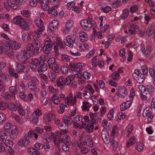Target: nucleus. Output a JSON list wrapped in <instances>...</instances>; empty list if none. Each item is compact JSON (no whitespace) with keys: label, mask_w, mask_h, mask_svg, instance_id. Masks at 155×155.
Here are the masks:
<instances>
[{"label":"nucleus","mask_w":155,"mask_h":155,"mask_svg":"<svg viewBox=\"0 0 155 155\" xmlns=\"http://www.w3.org/2000/svg\"><path fill=\"white\" fill-rule=\"evenodd\" d=\"M15 56L16 58L18 61L24 64L28 62L29 58L30 57L29 56V52L26 51H21L18 52Z\"/></svg>","instance_id":"nucleus-1"},{"label":"nucleus","mask_w":155,"mask_h":155,"mask_svg":"<svg viewBox=\"0 0 155 155\" xmlns=\"http://www.w3.org/2000/svg\"><path fill=\"white\" fill-rule=\"evenodd\" d=\"M13 21L15 24L19 25L23 29L26 30L29 29V25L30 23L29 21H25L21 16H17L14 18Z\"/></svg>","instance_id":"nucleus-2"},{"label":"nucleus","mask_w":155,"mask_h":155,"mask_svg":"<svg viewBox=\"0 0 155 155\" xmlns=\"http://www.w3.org/2000/svg\"><path fill=\"white\" fill-rule=\"evenodd\" d=\"M76 100L77 97L76 96H74L73 97V94L71 93L69 94L68 96L65 99V106L68 107L70 104L71 106H74L75 105H77Z\"/></svg>","instance_id":"nucleus-3"},{"label":"nucleus","mask_w":155,"mask_h":155,"mask_svg":"<svg viewBox=\"0 0 155 155\" xmlns=\"http://www.w3.org/2000/svg\"><path fill=\"white\" fill-rule=\"evenodd\" d=\"M45 44L43 46V51L46 53H49L52 49L53 42L49 38L45 39L44 40Z\"/></svg>","instance_id":"nucleus-4"},{"label":"nucleus","mask_w":155,"mask_h":155,"mask_svg":"<svg viewBox=\"0 0 155 155\" xmlns=\"http://www.w3.org/2000/svg\"><path fill=\"white\" fill-rule=\"evenodd\" d=\"M39 84V81L35 77H33L28 83V86L29 89L32 91L37 90L36 86Z\"/></svg>","instance_id":"nucleus-5"},{"label":"nucleus","mask_w":155,"mask_h":155,"mask_svg":"<svg viewBox=\"0 0 155 155\" xmlns=\"http://www.w3.org/2000/svg\"><path fill=\"white\" fill-rule=\"evenodd\" d=\"M70 66L71 69L73 71H81L85 67V64L82 63H79L77 64L71 63L70 64Z\"/></svg>","instance_id":"nucleus-6"},{"label":"nucleus","mask_w":155,"mask_h":155,"mask_svg":"<svg viewBox=\"0 0 155 155\" xmlns=\"http://www.w3.org/2000/svg\"><path fill=\"white\" fill-rule=\"evenodd\" d=\"M35 23L38 28L36 30V33L42 32L45 30L44 23L43 21L40 18H38L35 20Z\"/></svg>","instance_id":"nucleus-7"},{"label":"nucleus","mask_w":155,"mask_h":155,"mask_svg":"<svg viewBox=\"0 0 155 155\" xmlns=\"http://www.w3.org/2000/svg\"><path fill=\"white\" fill-rule=\"evenodd\" d=\"M80 24L81 27L85 30L87 31L91 30L92 28V23L87 19L82 20Z\"/></svg>","instance_id":"nucleus-8"},{"label":"nucleus","mask_w":155,"mask_h":155,"mask_svg":"<svg viewBox=\"0 0 155 155\" xmlns=\"http://www.w3.org/2000/svg\"><path fill=\"white\" fill-rule=\"evenodd\" d=\"M127 26L129 28V32L131 34H134L135 33L136 31L137 32L139 31V27L132 21L128 23Z\"/></svg>","instance_id":"nucleus-9"},{"label":"nucleus","mask_w":155,"mask_h":155,"mask_svg":"<svg viewBox=\"0 0 155 155\" xmlns=\"http://www.w3.org/2000/svg\"><path fill=\"white\" fill-rule=\"evenodd\" d=\"M152 112V109L151 108L146 107L143 114V116L144 117H147V120L150 122L152 121L153 117Z\"/></svg>","instance_id":"nucleus-10"},{"label":"nucleus","mask_w":155,"mask_h":155,"mask_svg":"<svg viewBox=\"0 0 155 155\" xmlns=\"http://www.w3.org/2000/svg\"><path fill=\"white\" fill-rule=\"evenodd\" d=\"M41 61L37 58L33 59L31 60V62L29 64V66L30 68L33 71H36L37 67L38 66Z\"/></svg>","instance_id":"nucleus-11"},{"label":"nucleus","mask_w":155,"mask_h":155,"mask_svg":"<svg viewBox=\"0 0 155 155\" xmlns=\"http://www.w3.org/2000/svg\"><path fill=\"white\" fill-rule=\"evenodd\" d=\"M16 71L19 73L28 72L29 71V69L21 64L16 62L15 63Z\"/></svg>","instance_id":"nucleus-12"},{"label":"nucleus","mask_w":155,"mask_h":155,"mask_svg":"<svg viewBox=\"0 0 155 155\" xmlns=\"http://www.w3.org/2000/svg\"><path fill=\"white\" fill-rule=\"evenodd\" d=\"M118 93L117 95L122 98L125 97L127 94V92L124 87L119 86L118 88Z\"/></svg>","instance_id":"nucleus-13"},{"label":"nucleus","mask_w":155,"mask_h":155,"mask_svg":"<svg viewBox=\"0 0 155 155\" xmlns=\"http://www.w3.org/2000/svg\"><path fill=\"white\" fill-rule=\"evenodd\" d=\"M30 143V141L28 138V137L24 136L23 139H20L18 142V145L20 146L27 147Z\"/></svg>","instance_id":"nucleus-14"},{"label":"nucleus","mask_w":155,"mask_h":155,"mask_svg":"<svg viewBox=\"0 0 155 155\" xmlns=\"http://www.w3.org/2000/svg\"><path fill=\"white\" fill-rule=\"evenodd\" d=\"M23 0H9L11 8L13 9H17L19 7L17 3L21 5L23 3Z\"/></svg>","instance_id":"nucleus-15"},{"label":"nucleus","mask_w":155,"mask_h":155,"mask_svg":"<svg viewBox=\"0 0 155 155\" xmlns=\"http://www.w3.org/2000/svg\"><path fill=\"white\" fill-rule=\"evenodd\" d=\"M17 127L15 125H12L10 129V136L13 139L15 138L18 134V131Z\"/></svg>","instance_id":"nucleus-16"},{"label":"nucleus","mask_w":155,"mask_h":155,"mask_svg":"<svg viewBox=\"0 0 155 155\" xmlns=\"http://www.w3.org/2000/svg\"><path fill=\"white\" fill-rule=\"evenodd\" d=\"M141 48L143 53L146 56H148L151 53V48L150 47H147L145 50V46L143 44L141 45Z\"/></svg>","instance_id":"nucleus-17"},{"label":"nucleus","mask_w":155,"mask_h":155,"mask_svg":"<svg viewBox=\"0 0 155 155\" xmlns=\"http://www.w3.org/2000/svg\"><path fill=\"white\" fill-rule=\"evenodd\" d=\"M133 130L132 126L131 124L128 125L124 131L123 134L124 137H128L132 133Z\"/></svg>","instance_id":"nucleus-18"},{"label":"nucleus","mask_w":155,"mask_h":155,"mask_svg":"<svg viewBox=\"0 0 155 155\" xmlns=\"http://www.w3.org/2000/svg\"><path fill=\"white\" fill-rule=\"evenodd\" d=\"M5 54L8 55L11 58H12L14 57V53L12 50H10V47L9 45L7 44H6L5 48Z\"/></svg>","instance_id":"nucleus-19"},{"label":"nucleus","mask_w":155,"mask_h":155,"mask_svg":"<svg viewBox=\"0 0 155 155\" xmlns=\"http://www.w3.org/2000/svg\"><path fill=\"white\" fill-rule=\"evenodd\" d=\"M64 44L68 46L70 48L73 47L74 41L72 39V38L70 36H68L66 38V39L64 40Z\"/></svg>","instance_id":"nucleus-20"},{"label":"nucleus","mask_w":155,"mask_h":155,"mask_svg":"<svg viewBox=\"0 0 155 155\" xmlns=\"http://www.w3.org/2000/svg\"><path fill=\"white\" fill-rule=\"evenodd\" d=\"M8 136V132L5 130L0 132V143H4V140L7 138Z\"/></svg>","instance_id":"nucleus-21"},{"label":"nucleus","mask_w":155,"mask_h":155,"mask_svg":"<svg viewBox=\"0 0 155 155\" xmlns=\"http://www.w3.org/2000/svg\"><path fill=\"white\" fill-rule=\"evenodd\" d=\"M101 134L102 137L105 143L106 144H108L110 140L109 134L107 132L102 131Z\"/></svg>","instance_id":"nucleus-22"},{"label":"nucleus","mask_w":155,"mask_h":155,"mask_svg":"<svg viewBox=\"0 0 155 155\" xmlns=\"http://www.w3.org/2000/svg\"><path fill=\"white\" fill-rule=\"evenodd\" d=\"M59 24L58 21L56 20H54L50 22L49 24V29L52 31L57 28V27Z\"/></svg>","instance_id":"nucleus-23"},{"label":"nucleus","mask_w":155,"mask_h":155,"mask_svg":"<svg viewBox=\"0 0 155 155\" xmlns=\"http://www.w3.org/2000/svg\"><path fill=\"white\" fill-rule=\"evenodd\" d=\"M132 101H127L123 103L120 105V109L121 111H124L128 108L131 105Z\"/></svg>","instance_id":"nucleus-24"},{"label":"nucleus","mask_w":155,"mask_h":155,"mask_svg":"<svg viewBox=\"0 0 155 155\" xmlns=\"http://www.w3.org/2000/svg\"><path fill=\"white\" fill-rule=\"evenodd\" d=\"M56 42L54 41L53 45L55 47V49L57 47H59L60 48L63 47V43L61 38H56Z\"/></svg>","instance_id":"nucleus-25"},{"label":"nucleus","mask_w":155,"mask_h":155,"mask_svg":"<svg viewBox=\"0 0 155 155\" xmlns=\"http://www.w3.org/2000/svg\"><path fill=\"white\" fill-rule=\"evenodd\" d=\"M79 37L82 42L86 41L87 39V34L84 31H82L78 33Z\"/></svg>","instance_id":"nucleus-26"},{"label":"nucleus","mask_w":155,"mask_h":155,"mask_svg":"<svg viewBox=\"0 0 155 155\" xmlns=\"http://www.w3.org/2000/svg\"><path fill=\"white\" fill-rule=\"evenodd\" d=\"M73 25V22L72 21L70 20H68L67 23L65 25L66 29L67 30H66L65 29H64L62 30L63 33H66L68 32V31L67 30H69L72 27Z\"/></svg>","instance_id":"nucleus-27"},{"label":"nucleus","mask_w":155,"mask_h":155,"mask_svg":"<svg viewBox=\"0 0 155 155\" xmlns=\"http://www.w3.org/2000/svg\"><path fill=\"white\" fill-rule=\"evenodd\" d=\"M10 43L12 48L15 50H17L20 48L21 45L15 41H10Z\"/></svg>","instance_id":"nucleus-28"},{"label":"nucleus","mask_w":155,"mask_h":155,"mask_svg":"<svg viewBox=\"0 0 155 155\" xmlns=\"http://www.w3.org/2000/svg\"><path fill=\"white\" fill-rule=\"evenodd\" d=\"M68 125L67 124L64 123V122H62L60 126L59 127V129L62 131L65 134L67 133V131H66L68 128Z\"/></svg>","instance_id":"nucleus-29"},{"label":"nucleus","mask_w":155,"mask_h":155,"mask_svg":"<svg viewBox=\"0 0 155 155\" xmlns=\"http://www.w3.org/2000/svg\"><path fill=\"white\" fill-rule=\"evenodd\" d=\"M28 152L31 155H40L39 152L34 148H28L27 149Z\"/></svg>","instance_id":"nucleus-30"},{"label":"nucleus","mask_w":155,"mask_h":155,"mask_svg":"<svg viewBox=\"0 0 155 155\" xmlns=\"http://www.w3.org/2000/svg\"><path fill=\"white\" fill-rule=\"evenodd\" d=\"M48 13L53 17H55L58 15V12L56 9L55 7H51L48 10Z\"/></svg>","instance_id":"nucleus-31"},{"label":"nucleus","mask_w":155,"mask_h":155,"mask_svg":"<svg viewBox=\"0 0 155 155\" xmlns=\"http://www.w3.org/2000/svg\"><path fill=\"white\" fill-rule=\"evenodd\" d=\"M48 69V67L47 64L44 62L37 69V71L39 73L44 72L46 71Z\"/></svg>","instance_id":"nucleus-32"},{"label":"nucleus","mask_w":155,"mask_h":155,"mask_svg":"<svg viewBox=\"0 0 155 155\" xmlns=\"http://www.w3.org/2000/svg\"><path fill=\"white\" fill-rule=\"evenodd\" d=\"M49 2V0H42L39 3L41 5L43 9L46 11L48 10V6Z\"/></svg>","instance_id":"nucleus-33"},{"label":"nucleus","mask_w":155,"mask_h":155,"mask_svg":"<svg viewBox=\"0 0 155 155\" xmlns=\"http://www.w3.org/2000/svg\"><path fill=\"white\" fill-rule=\"evenodd\" d=\"M28 137L32 138L34 137L35 139L37 140L38 138V135L35 132L34 130H30L28 133Z\"/></svg>","instance_id":"nucleus-34"},{"label":"nucleus","mask_w":155,"mask_h":155,"mask_svg":"<svg viewBox=\"0 0 155 155\" xmlns=\"http://www.w3.org/2000/svg\"><path fill=\"white\" fill-rule=\"evenodd\" d=\"M17 107L19 114L21 116H24L25 114V109H24L22 106L20 104H18Z\"/></svg>","instance_id":"nucleus-35"},{"label":"nucleus","mask_w":155,"mask_h":155,"mask_svg":"<svg viewBox=\"0 0 155 155\" xmlns=\"http://www.w3.org/2000/svg\"><path fill=\"white\" fill-rule=\"evenodd\" d=\"M136 140V138L134 136L132 137L128 140L127 144V147H129L131 145L135 143Z\"/></svg>","instance_id":"nucleus-36"},{"label":"nucleus","mask_w":155,"mask_h":155,"mask_svg":"<svg viewBox=\"0 0 155 155\" xmlns=\"http://www.w3.org/2000/svg\"><path fill=\"white\" fill-rule=\"evenodd\" d=\"M74 78V77L73 75H71L66 77L64 79V84L69 85H70L72 81H73Z\"/></svg>","instance_id":"nucleus-37"},{"label":"nucleus","mask_w":155,"mask_h":155,"mask_svg":"<svg viewBox=\"0 0 155 155\" xmlns=\"http://www.w3.org/2000/svg\"><path fill=\"white\" fill-rule=\"evenodd\" d=\"M121 2L119 0H113L111 5L113 8H117L121 5Z\"/></svg>","instance_id":"nucleus-38"},{"label":"nucleus","mask_w":155,"mask_h":155,"mask_svg":"<svg viewBox=\"0 0 155 155\" xmlns=\"http://www.w3.org/2000/svg\"><path fill=\"white\" fill-rule=\"evenodd\" d=\"M143 149V145L141 142H137L135 146V149L138 152H140Z\"/></svg>","instance_id":"nucleus-39"},{"label":"nucleus","mask_w":155,"mask_h":155,"mask_svg":"<svg viewBox=\"0 0 155 155\" xmlns=\"http://www.w3.org/2000/svg\"><path fill=\"white\" fill-rule=\"evenodd\" d=\"M31 39L30 34L28 33L27 34H23L22 36V40L25 43L27 42Z\"/></svg>","instance_id":"nucleus-40"},{"label":"nucleus","mask_w":155,"mask_h":155,"mask_svg":"<svg viewBox=\"0 0 155 155\" xmlns=\"http://www.w3.org/2000/svg\"><path fill=\"white\" fill-rule=\"evenodd\" d=\"M79 48L82 51H86L89 49V46L88 44L84 43L79 46Z\"/></svg>","instance_id":"nucleus-41"},{"label":"nucleus","mask_w":155,"mask_h":155,"mask_svg":"<svg viewBox=\"0 0 155 155\" xmlns=\"http://www.w3.org/2000/svg\"><path fill=\"white\" fill-rule=\"evenodd\" d=\"M135 79L138 83L139 84L142 83L144 81V76L143 74H141L140 75L137 77Z\"/></svg>","instance_id":"nucleus-42"},{"label":"nucleus","mask_w":155,"mask_h":155,"mask_svg":"<svg viewBox=\"0 0 155 155\" xmlns=\"http://www.w3.org/2000/svg\"><path fill=\"white\" fill-rule=\"evenodd\" d=\"M64 1L65 2L67 3L68 8L69 9H71L75 5L74 2V0H64Z\"/></svg>","instance_id":"nucleus-43"},{"label":"nucleus","mask_w":155,"mask_h":155,"mask_svg":"<svg viewBox=\"0 0 155 155\" xmlns=\"http://www.w3.org/2000/svg\"><path fill=\"white\" fill-rule=\"evenodd\" d=\"M94 125L91 123L87 124L85 129H86L87 131L89 133H91L92 132L94 128Z\"/></svg>","instance_id":"nucleus-44"},{"label":"nucleus","mask_w":155,"mask_h":155,"mask_svg":"<svg viewBox=\"0 0 155 155\" xmlns=\"http://www.w3.org/2000/svg\"><path fill=\"white\" fill-rule=\"evenodd\" d=\"M146 90L150 95L153 94L154 91L153 87L150 85H148L147 86Z\"/></svg>","instance_id":"nucleus-45"},{"label":"nucleus","mask_w":155,"mask_h":155,"mask_svg":"<svg viewBox=\"0 0 155 155\" xmlns=\"http://www.w3.org/2000/svg\"><path fill=\"white\" fill-rule=\"evenodd\" d=\"M85 143L86 144L90 147H92L94 145V143L93 140L90 138H86L85 140Z\"/></svg>","instance_id":"nucleus-46"},{"label":"nucleus","mask_w":155,"mask_h":155,"mask_svg":"<svg viewBox=\"0 0 155 155\" xmlns=\"http://www.w3.org/2000/svg\"><path fill=\"white\" fill-rule=\"evenodd\" d=\"M120 74L117 71H114L111 75V77L112 79L114 80H116L119 78Z\"/></svg>","instance_id":"nucleus-47"},{"label":"nucleus","mask_w":155,"mask_h":155,"mask_svg":"<svg viewBox=\"0 0 155 155\" xmlns=\"http://www.w3.org/2000/svg\"><path fill=\"white\" fill-rule=\"evenodd\" d=\"M64 78L62 77L59 78L57 81V85L58 87L63 86L64 84Z\"/></svg>","instance_id":"nucleus-48"},{"label":"nucleus","mask_w":155,"mask_h":155,"mask_svg":"<svg viewBox=\"0 0 155 155\" xmlns=\"http://www.w3.org/2000/svg\"><path fill=\"white\" fill-rule=\"evenodd\" d=\"M154 27L153 26H149L147 28L146 31V34L148 36L151 35L153 33Z\"/></svg>","instance_id":"nucleus-49"},{"label":"nucleus","mask_w":155,"mask_h":155,"mask_svg":"<svg viewBox=\"0 0 155 155\" xmlns=\"http://www.w3.org/2000/svg\"><path fill=\"white\" fill-rule=\"evenodd\" d=\"M49 68L55 72H58L59 70V66L56 63L53 64Z\"/></svg>","instance_id":"nucleus-50"},{"label":"nucleus","mask_w":155,"mask_h":155,"mask_svg":"<svg viewBox=\"0 0 155 155\" xmlns=\"http://www.w3.org/2000/svg\"><path fill=\"white\" fill-rule=\"evenodd\" d=\"M52 100L53 102L56 104H58L60 103V100L57 96L54 95L52 96Z\"/></svg>","instance_id":"nucleus-51"},{"label":"nucleus","mask_w":155,"mask_h":155,"mask_svg":"<svg viewBox=\"0 0 155 155\" xmlns=\"http://www.w3.org/2000/svg\"><path fill=\"white\" fill-rule=\"evenodd\" d=\"M129 11L127 9L124 10L123 13L122 14L121 18L122 19L124 20L129 15Z\"/></svg>","instance_id":"nucleus-52"},{"label":"nucleus","mask_w":155,"mask_h":155,"mask_svg":"<svg viewBox=\"0 0 155 155\" xmlns=\"http://www.w3.org/2000/svg\"><path fill=\"white\" fill-rule=\"evenodd\" d=\"M8 108L10 110L16 111L17 109V107L13 103H10L8 105Z\"/></svg>","instance_id":"nucleus-53"},{"label":"nucleus","mask_w":155,"mask_h":155,"mask_svg":"<svg viewBox=\"0 0 155 155\" xmlns=\"http://www.w3.org/2000/svg\"><path fill=\"white\" fill-rule=\"evenodd\" d=\"M22 15L26 17H30L31 15V12L28 10H23L21 11Z\"/></svg>","instance_id":"nucleus-54"},{"label":"nucleus","mask_w":155,"mask_h":155,"mask_svg":"<svg viewBox=\"0 0 155 155\" xmlns=\"http://www.w3.org/2000/svg\"><path fill=\"white\" fill-rule=\"evenodd\" d=\"M44 120L46 125H48L50 124L51 119L49 115H46L45 117Z\"/></svg>","instance_id":"nucleus-55"},{"label":"nucleus","mask_w":155,"mask_h":155,"mask_svg":"<svg viewBox=\"0 0 155 155\" xmlns=\"http://www.w3.org/2000/svg\"><path fill=\"white\" fill-rule=\"evenodd\" d=\"M112 140L110 141V143L112 144L114 150H116L118 146L117 142L114 140V138H111Z\"/></svg>","instance_id":"nucleus-56"},{"label":"nucleus","mask_w":155,"mask_h":155,"mask_svg":"<svg viewBox=\"0 0 155 155\" xmlns=\"http://www.w3.org/2000/svg\"><path fill=\"white\" fill-rule=\"evenodd\" d=\"M33 48V45L32 44H28L26 48V50L24 51H26L29 52V56H31V53H32V51Z\"/></svg>","instance_id":"nucleus-57"},{"label":"nucleus","mask_w":155,"mask_h":155,"mask_svg":"<svg viewBox=\"0 0 155 155\" xmlns=\"http://www.w3.org/2000/svg\"><path fill=\"white\" fill-rule=\"evenodd\" d=\"M48 75L49 78L52 81L56 79V75L54 73L50 72L49 73Z\"/></svg>","instance_id":"nucleus-58"},{"label":"nucleus","mask_w":155,"mask_h":155,"mask_svg":"<svg viewBox=\"0 0 155 155\" xmlns=\"http://www.w3.org/2000/svg\"><path fill=\"white\" fill-rule=\"evenodd\" d=\"M149 72L150 75L151 77H155V67L149 69Z\"/></svg>","instance_id":"nucleus-59"},{"label":"nucleus","mask_w":155,"mask_h":155,"mask_svg":"<svg viewBox=\"0 0 155 155\" xmlns=\"http://www.w3.org/2000/svg\"><path fill=\"white\" fill-rule=\"evenodd\" d=\"M62 150L66 152L68 151L69 147V145L67 143H64L62 145Z\"/></svg>","instance_id":"nucleus-60"},{"label":"nucleus","mask_w":155,"mask_h":155,"mask_svg":"<svg viewBox=\"0 0 155 155\" xmlns=\"http://www.w3.org/2000/svg\"><path fill=\"white\" fill-rule=\"evenodd\" d=\"M95 52V50L94 49H92L89 53L86 55V57L87 59H90L91 58Z\"/></svg>","instance_id":"nucleus-61"},{"label":"nucleus","mask_w":155,"mask_h":155,"mask_svg":"<svg viewBox=\"0 0 155 155\" xmlns=\"http://www.w3.org/2000/svg\"><path fill=\"white\" fill-rule=\"evenodd\" d=\"M11 114L12 118L17 121L20 122L21 121V120L18 115H16L13 112L11 113Z\"/></svg>","instance_id":"nucleus-62"},{"label":"nucleus","mask_w":155,"mask_h":155,"mask_svg":"<svg viewBox=\"0 0 155 155\" xmlns=\"http://www.w3.org/2000/svg\"><path fill=\"white\" fill-rule=\"evenodd\" d=\"M41 77L43 83L47 84V83L48 78L47 76L43 74H41Z\"/></svg>","instance_id":"nucleus-63"},{"label":"nucleus","mask_w":155,"mask_h":155,"mask_svg":"<svg viewBox=\"0 0 155 155\" xmlns=\"http://www.w3.org/2000/svg\"><path fill=\"white\" fill-rule=\"evenodd\" d=\"M9 90L11 92L12 94H15L18 92L17 88L15 86H11L9 88Z\"/></svg>","instance_id":"nucleus-64"}]
</instances>
